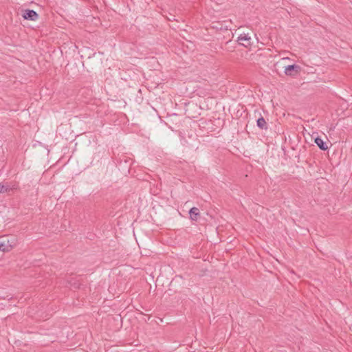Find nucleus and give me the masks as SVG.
<instances>
[{
    "mask_svg": "<svg viewBox=\"0 0 352 352\" xmlns=\"http://www.w3.org/2000/svg\"><path fill=\"white\" fill-rule=\"evenodd\" d=\"M14 239L8 236L0 237V251L8 252L14 247Z\"/></svg>",
    "mask_w": 352,
    "mask_h": 352,
    "instance_id": "obj_1",
    "label": "nucleus"
},
{
    "mask_svg": "<svg viewBox=\"0 0 352 352\" xmlns=\"http://www.w3.org/2000/svg\"><path fill=\"white\" fill-rule=\"evenodd\" d=\"M238 42L240 45L248 47L252 45V38L249 33H242L238 37Z\"/></svg>",
    "mask_w": 352,
    "mask_h": 352,
    "instance_id": "obj_2",
    "label": "nucleus"
},
{
    "mask_svg": "<svg viewBox=\"0 0 352 352\" xmlns=\"http://www.w3.org/2000/svg\"><path fill=\"white\" fill-rule=\"evenodd\" d=\"M300 72V67L297 65H289L285 67V74L287 76H294Z\"/></svg>",
    "mask_w": 352,
    "mask_h": 352,
    "instance_id": "obj_3",
    "label": "nucleus"
},
{
    "mask_svg": "<svg viewBox=\"0 0 352 352\" xmlns=\"http://www.w3.org/2000/svg\"><path fill=\"white\" fill-rule=\"evenodd\" d=\"M23 17L26 20L36 21L38 18V14L33 10H25L23 12Z\"/></svg>",
    "mask_w": 352,
    "mask_h": 352,
    "instance_id": "obj_4",
    "label": "nucleus"
},
{
    "mask_svg": "<svg viewBox=\"0 0 352 352\" xmlns=\"http://www.w3.org/2000/svg\"><path fill=\"white\" fill-rule=\"evenodd\" d=\"M190 218L192 221H197L199 216V210L196 207H192L189 211Z\"/></svg>",
    "mask_w": 352,
    "mask_h": 352,
    "instance_id": "obj_5",
    "label": "nucleus"
},
{
    "mask_svg": "<svg viewBox=\"0 0 352 352\" xmlns=\"http://www.w3.org/2000/svg\"><path fill=\"white\" fill-rule=\"evenodd\" d=\"M315 143L317 144V146L322 151H326L328 149V146L320 138H315Z\"/></svg>",
    "mask_w": 352,
    "mask_h": 352,
    "instance_id": "obj_6",
    "label": "nucleus"
},
{
    "mask_svg": "<svg viewBox=\"0 0 352 352\" xmlns=\"http://www.w3.org/2000/svg\"><path fill=\"white\" fill-rule=\"evenodd\" d=\"M256 124L261 129H267V123L263 117L259 118L256 121Z\"/></svg>",
    "mask_w": 352,
    "mask_h": 352,
    "instance_id": "obj_7",
    "label": "nucleus"
},
{
    "mask_svg": "<svg viewBox=\"0 0 352 352\" xmlns=\"http://www.w3.org/2000/svg\"><path fill=\"white\" fill-rule=\"evenodd\" d=\"M12 188L9 186H6L0 183V193H5L10 191Z\"/></svg>",
    "mask_w": 352,
    "mask_h": 352,
    "instance_id": "obj_8",
    "label": "nucleus"
}]
</instances>
